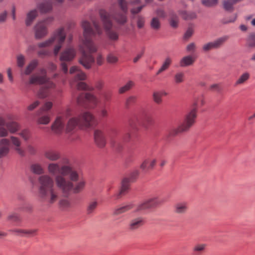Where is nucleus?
I'll use <instances>...</instances> for the list:
<instances>
[{
	"label": "nucleus",
	"mask_w": 255,
	"mask_h": 255,
	"mask_svg": "<svg viewBox=\"0 0 255 255\" xmlns=\"http://www.w3.org/2000/svg\"><path fill=\"white\" fill-rule=\"evenodd\" d=\"M94 140L96 144L100 148L104 147L106 144L105 134L103 131L96 129L94 131Z\"/></svg>",
	"instance_id": "21"
},
{
	"label": "nucleus",
	"mask_w": 255,
	"mask_h": 255,
	"mask_svg": "<svg viewBox=\"0 0 255 255\" xmlns=\"http://www.w3.org/2000/svg\"><path fill=\"white\" fill-rule=\"evenodd\" d=\"M178 17L177 15L174 13L170 14V24L172 27L176 28L178 26Z\"/></svg>",
	"instance_id": "41"
},
{
	"label": "nucleus",
	"mask_w": 255,
	"mask_h": 255,
	"mask_svg": "<svg viewBox=\"0 0 255 255\" xmlns=\"http://www.w3.org/2000/svg\"><path fill=\"white\" fill-rule=\"evenodd\" d=\"M107 61L111 64H115L118 61V57L114 54L110 53L107 56Z\"/></svg>",
	"instance_id": "51"
},
{
	"label": "nucleus",
	"mask_w": 255,
	"mask_h": 255,
	"mask_svg": "<svg viewBox=\"0 0 255 255\" xmlns=\"http://www.w3.org/2000/svg\"><path fill=\"white\" fill-rule=\"evenodd\" d=\"M39 104H40L39 101H36L34 102L33 103H31V104H30L27 107V109L29 111H32L34 109H35L36 107H37L39 106Z\"/></svg>",
	"instance_id": "62"
},
{
	"label": "nucleus",
	"mask_w": 255,
	"mask_h": 255,
	"mask_svg": "<svg viewBox=\"0 0 255 255\" xmlns=\"http://www.w3.org/2000/svg\"><path fill=\"white\" fill-rule=\"evenodd\" d=\"M72 109L70 108H67L62 113V116L69 117L72 115Z\"/></svg>",
	"instance_id": "64"
},
{
	"label": "nucleus",
	"mask_w": 255,
	"mask_h": 255,
	"mask_svg": "<svg viewBox=\"0 0 255 255\" xmlns=\"http://www.w3.org/2000/svg\"><path fill=\"white\" fill-rule=\"evenodd\" d=\"M53 104L51 102H47L43 106L42 108L38 111L37 115L40 116L42 112L49 111L52 107Z\"/></svg>",
	"instance_id": "42"
},
{
	"label": "nucleus",
	"mask_w": 255,
	"mask_h": 255,
	"mask_svg": "<svg viewBox=\"0 0 255 255\" xmlns=\"http://www.w3.org/2000/svg\"><path fill=\"white\" fill-rule=\"evenodd\" d=\"M150 26L151 28L155 30H158L160 27V22L157 17H153L151 21Z\"/></svg>",
	"instance_id": "44"
},
{
	"label": "nucleus",
	"mask_w": 255,
	"mask_h": 255,
	"mask_svg": "<svg viewBox=\"0 0 255 255\" xmlns=\"http://www.w3.org/2000/svg\"><path fill=\"white\" fill-rule=\"evenodd\" d=\"M52 16L47 17L43 19L38 21L33 28L34 38L37 40L43 39L48 33V26L53 21Z\"/></svg>",
	"instance_id": "9"
},
{
	"label": "nucleus",
	"mask_w": 255,
	"mask_h": 255,
	"mask_svg": "<svg viewBox=\"0 0 255 255\" xmlns=\"http://www.w3.org/2000/svg\"><path fill=\"white\" fill-rule=\"evenodd\" d=\"M37 54L40 57L49 56L51 54V50L47 49H43L38 51Z\"/></svg>",
	"instance_id": "53"
},
{
	"label": "nucleus",
	"mask_w": 255,
	"mask_h": 255,
	"mask_svg": "<svg viewBox=\"0 0 255 255\" xmlns=\"http://www.w3.org/2000/svg\"><path fill=\"white\" fill-rule=\"evenodd\" d=\"M20 127L18 123L14 121L6 122L3 117L0 116V137L7 136L9 133H17Z\"/></svg>",
	"instance_id": "11"
},
{
	"label": "nucleus",
	"mask_w": 255,
	"mask_h": 255,
	"mask_svg": "<svg viewBox=\"0 0 255 255\" xmlns=\"http://www.w3.org/2000/svg\"><path fill=\"white\" fill-rule=\"evenodd\" d=\"M40 75L39 74H33L29 78V84H44V86L38 92V97L40 98H44L48 96V90L55 87V84L49 81L46 76V71L45 69L41 70Z\"/></svg>",
	"instance_id": "8"
},
{
	"label": "nucleus",
	"mask_w": 255,
	"mask_h": 255,
	"mask_svg": "<svg viewBox=\"0 0 255 255\" xmlns=\"http://www.w3.org/2000/svg\"><path fill=\"white\" fill-rule=\"evenodd\" d=\"M144 224V220L143 217H138L130 220L129 223V229L134 231L142 227Z\"/></svg>",
	"instance_id": "25"
},
{
	"label": "nucleus",
	"mask_w": 255,
	"mask_h": 255,
	"mask_svg": "<svg viewBox=\"0 0 255 255\" xmlns=\"http://www.w3.org/2000/svg\"><path fill=\"white\" fill-rule=\"evenodd\" d=\"M83 29V39L81 47V56L79 59V63L86 69H90L94 64L95 59L92 53L96 52L98 47L93 42L92 38L96 34L100 35L102 30L98 22L92 21V24L88 21L82 22Z\"/></svg>",
	"instance_id": "1"
},
{
	"label": "nucleus",
	"mask_w": 255,
	"mask_h": 255,
	"mask_svg": "<svg viewBox=\"0 0 255 255\" xmlns=\"http://www.w3.org/2000/svg\"><path fill=\"white\" fill-rule=\"evenodd\" d=\"M37 7L41 13H45L52 10V5L49 1H45L39 4Z\"/></svg>",
	"instance_id": "31"
},
{
	"label": "nucleus",
	"mask_w": 255,
	"mask_h": 255,
	"mask_svg": "<svg viewBox=\"0 0 255 255\" xmlns=\"http://www.w3.org/2000/svg\"><path fill=\"white\" fill-rule=\"evenodd\" d=\"M174 81L176 84H179L184 81V74L183 72L176 73L174 77Z\"/></svg>",
	"instance_id": "46"
},
{
	"label": "nucleus",
	"mask_w": 255,
	"mask_h": 255,
	"mask_svg": "<svg viewBox=\"0 0 255 255\" xmlns=\"http://www.w3.org/2000/svg\"><path fill=\"white\" fill-rule=\"evenodd\" d=\"M144 18L143 17L139 16L137 18V25L138 28H141L144 26Z\"/></svg>",
	"instance_id": "59"
},
{
	"label": "nucleus",
	"mask_w": 255,
	"mask_h": 255,
	"mask_svg": "<svg viewBox=\"0 0 255 255\" xmlns=\"http://www.w3.org/2000/svg\"><path fill=\"white\" fill-rule=\"evenodd\" d=\"M130 186V179L128 178H125L123 179L122 182L121 188L119 193L117 195V198H119L121 195L125 194L128 192Z\"/></svg>",
	"instance_id": "26"
},
{
	"label": "nucleus",
	"mask_w": 255,
	"mask_h": 255,
	"mask_svg": "<svg viewBox=\"0 0 255 255\" xmlns=\"http://www.w3.org/2000/svg\"><path fill=\"white\" fill-rule=\"evenodd\" d=\"M136 97L134 96H129L126 100V106L128 107L131 104L134 103L136 101Z\"/></svg>",
	"instance_id": "55"
},
{
	"label": "nucleus",
	"mask_w": 255,
	"mask_h": 255,
	"mask_svg": "<svg viewBox=\"0 0 255 255\" xmlns=\"http://www.w3.org/2000/svg\"><path fill=\"white\" fill-rule=\"evenodd\" d=\"M66 36L64 28L63 27H59L53 32L48 39L39 42L37 44V47L39 48H42L53 46V54L55 56H56L65 42Z\"/></svg>",
	"instance_id": "5"
},
{
	"label": "nucleus",
	"mask_w": 255,
	"mask_h": 255,
	"mask_svg": "<svg viewBox=\"0 0 255 255\" xmlns=\"http://www.w3.org/2000/svg\"><path fill=\"white\" fill-rule=\"evenodd\" d=\"M188 210V204L185 201L176 203L174 206V212L177 214H185Z\"/></svg>",
	"instance_id": "24"
},
{
	"label": "nucleus",
	"mask_w": 255,
	"mask_h": 255,
	"mask_svg": "<svg viewBox=\"0 0 255 255\" xmlns=\"http://www.w3.org/2000/svg\"><path fill=\"white\" fill-rule=\"evenodd\" d=\"M97 64L98 66H101L103 64L104 62V58L103 57L101 53H98L96 59Z\"/></svg>",
	"instance_id": "61"
},
{
	"label": "nucleus",
	"mask_w": 255,
	"mask_h": 255,
	"mask_svg": "<svg viewBox=\"0 0 255 255\" xmlns=\"http://www.w3.org/2000/svg\"><path fill=\"white\" fill-rule=\"evenodd\" d=\"M202 3L206 6L211 7L217 4L218 0H202Z\"/></svg>",
	"instance_id": "52"
},
{
	"label": "nucleus",
	"mask_w": 255,
	"mask_h": 255,
	"mask_svg": "<svg viewBox=\"0 0 255 255\" xmlns=\"http://www.w3.org/2000/svg\"><path fill=\"white\" fill-rule=\"evenodd\" d=\"M76 54L75 49L72 47H68L66 48L60 55V60L61 62V68L64 73L68 72V66L66 62H70L72 61Z\"/></svg>",
	"instance_id": "13"
},
{
	"label": "nucleus",
	"mask_w": 255,
	"mask_h": 255,
	"mask_svg": "<svg viewBox=\"0 0 255 255\" xmlns=\"http://www.w3.org/2000/svg\"><path fill=\"white\" fill-rule=\"evenodd\" d=\"M44 156L47 159L52 161H57L60 158L59 152L53 148L45 150Z\"/></svg>",
	"instance_id": "22"
},
{
	"label": "nucleus",
	"mask_w": 255,
	"mask_h": 255,
	"mask_svg": "<svg viewBox=\"0 0 255 255\" xmlns=\"http://www.w3.org/2000/svg\"><path fill=\"white\" fill-rule=\"evenodd\" d=\"M195 61V58L192 55H187L183 57L180 61L179 64L182 67L192 65Z\"/></svg>",
	"instance_id": "27"
},
{
	"label": "nucleus",
	"mask_w": 255,
	"mask_h": 255,
	"mask_svg": "<svg viewBox=\"0 0 255 255\" xmlns=\"http://www.w3.org/2000/svg\"><path fill=\"white\" fill-rule=\"evenodd\" d=\"M39 197L43 202L53 204L59 198L58 190L55 187L53 178L48 175H42L38 178Z\"/></svg>",
	"instance_id": "2"
},
{
	"label": "nucleus",
	"mask_w": 255,
	"mask_h": 255,
	"mask_svg": "<svg viewBox=\"0 0 255 255\" xmlns=\"http://www.w3.org/2000/svg\"><path fill=\"white\" fill-rule=\"evenodd\" d=\"M17 134L24 141L29 140L32 136L31 132L28 128H23L17 132Z\"/></svg>",
	"instance_id": "28"
},
{
	"label": "nucleus",
	"mask_w": 255,
	"mask_h": 255,
	"mask_svg": "<svg viewBox=\"0 0 255 255\" xmlns=\"http://www.w3.org/2000/svg\"><path fill=\"white\" fill-rule=\"evenodd\" d=\"M172 63V59L171 58L168 57L165 58L163 61L161 67L156 72V75H159L163 72L167 70L170 67Z\"/></svg>",
	"instance_id": "32"
},
{
	"label": "nucleus",
	"mask_w": 255,
	"mask_h": 255,
	"mask_svg": "<svg viewBox=\"0 0 255 255\" xmlns=\"http://www.w3.org/2000/svg\"><path fill=\"white\" fill-rule=\"evenodd\" d=\"M50 122V117L48 115H42L38 119V123L39 124L47 125Z\"/></svg>",
	"instance_id": "47"
},
{
	"label": "nucleus",
	"mask_w": 255,
	"mask_h": 255,
	"mask_svg": "<svg viewBox=\"0 0 255 255\" xmlns=\"http://www.w3.org/2000/svg\"><path fill=\"white\" fill-rule=\"evenodd\" d=\"M119 4L123 11V12H117L114 14L108 13L118 23L124 24L127 21V13L128 11V3L125 0H119Z\"/></svg>",
	"instance_id": "14"
},
{
	"label": "nucleus",
	"mask_w": 255,
	"mask_h": 255,
	"mask_svg": "<svg viewBox=\"0 0 255 255\" xmlns=\"http://www.w3.org/2000/svg\"><path fill=\"white\" fill-rule=\"evenodd\" d=\"M98 115L100 119H105L108 117L109 113L105 107H102L98 112Z\"/></svg>",
	"instance_id": "48"
},
{
	"label": "nucleus",
	"mask_w": 255,
	"mask_h": 255,
	"mask_svg": "<svg viewBox=\"0 0 255 255\" xmlns=\"http://www.w3.org/2000/svg\"><path fill=\"white\" fill-rule=\"evenodd\" d=\"M100 15L108 38L112 41H117L119 39V34L117 32L112 29L113 23L111 20L110 15L106 10H101Z\"/></svg>",
	"instance_id": "10"
},
{
	"label": "nucleus",
	"mask_w": 255,
	"mask_h": 255,
	"mask_svg": "<svg viewBox=\"0 0 255 255\" xmlns=\"http://www.w3.org/2000/svg\"><path fill=\"white\" fill-rule=\"evenodd\" d=\"M122 207L124 210L125 212H127L131 209H133L134 207V205L133 203H128L127 204H123Z\"/></svg>",
	"instance_id": "56"
},
{
	"label": "nucleus",
	"mask_w": 255,
	"mask_h": 255,
	"mask_svg": "<svg viewBox=\"0 0 255 255\" xmlns=\"http://www.w3.org/2000/svg\"><path fill=\"white\" fill-rule=\"evenodd\" d=\"M13 232H15L18 235L26 237H31L34 236L36 234V230L17 229L13 230Z\"/></svg>",
	"instance_id": "30"
},
{
	"label": "nucleus",
	"mask_w": 255,
	"mask_h": 255,
	"mask_svg": "<svg viewBox=\"0 0 255 255\" xmlns=\"http://www.w3.org/2000/svg\"><path fill=\"white\" fill-rule=\"evenodd\" d=\"M77 89L79 90H85L92 91L93 90V88L88 86L85 82H79L76 84V85Z\"/></svg>",
	"instance_id": "38"
},
{
	"label": "nucleus",
	"mask_w": 255,
	"mask_h": 255,
	"mask_svg": "<svg viewBox=\"0 0 255 255\" xmlns=\"http://www.w3.org/2000/svg\"><path fill=\"white\" fill-rule=\"evenodd\" d=\"M98 206V202L96 200H93L89 202L87 208V212L88 214L92 213L96 209Z\"/></svg>",
	"instance_id": "39"
},
{
	"label": "nucleus",
	"mask_w": 255,
	"mask_h": 255,
	"mask_svg": "<svg viewBox=\"0 0 255 255\" xmlns=\"http://www.w3.org/2000/svg\"><path fill=\"white\" fill-rule=\"evenodd\" d=\"M134 82L131 81H128L125 85L121 87L119 89V93L123 94L129 90L134 85Z\"/></svg>",
	"instance_id": "40"
},
{
	"label": "nucleus",
	"mask_w": 255,
	"mask_h": 255,
	"mask_svg": "<svg viewBox=\"0 0 255 255\" xmlns=\"http://www.w3.org/2000/svg\"><path fill=\"white\" fill-rule=\"evenodd\" d=\"M179 14L185 20L193 19L196 17V13L192 11L181 10L179 11Z\"/></svg>",
	"instance_id": "34"
},
{
	"label": "nucleus",
	"mask_w": 255,
	"mask_h": 255,
	"mask_svg": "<svg viewBox=\"0 0 255 255\" xmlns=\"http://www.w3.org/2000/svg\"><path fill=\"white\" fill-rule=\"evenodd\" d=\"M78 127H80V122L78 117H71L67 121L65 126L66 132L72 133Z\"/></svg>",
	"instance_id": "19"
},
{
	"label": "nucleus",
	"mask_w": 255,
	"mask_h": 255,
	"mask_svg": "<svg viewBox=\"0 0 255 255\" xmlns=\"http://www.w3.org/2000/svg\"><path fill=\"white\" fill-rule=\"evenodd\" d=\"M76 173L77 178L75 180H72L70 178L62 176H58L56 177V186L63 194L68 195L71 191L74 193H79L84 189L85 181L84 180H79L80 176L76 170Z\"/></svg>",
	"instance_id": "3"
},
{
	"label": "nucleus",
	"mask_w": 255,
	"mask_h": 255,
	"mask_svg": "<svg viewBox=\"0 0 255 255\" xmlns=\"http://www.w3.org/2000/svg\"><path fill=\"white\" fill-rule=\"evenodd\" d=\"M206 247V245L205 244H198L195 245L192 249L194 255H201L205 250Z\"/></svg>",
	"instance_id": "35"
},
{
	"label": "nucleus",
	"mask_w": 255,
	"mask_h": 255,
	"mask_svg": "<svg viewBox=\"0 0 255 255\" xmlns=\"http://www.w3.org/2000/svg\"><path fill=\"white\" fill-rule=\"evenodd\" d=\"M78 117L80 122V128H90L96 124L95 116L90 112H83Z\"/></svg>",
	"instance_id": "16"
},
{
	"label": "nucleus",
	"mask_w": 255,
	"mask_h": 255,
	"mask_svg": "<svg viewBox=\"0 0 255 255\" xmlns=\"http://www.w3.org/2000/svg\"><path fill=\"white\" fill-rule=\"evenodd\" d=\"M199 103L201 106H203L205 104L202 96H196L194 98L192 109L185 115L184 120L178 127L173 129V134L187 131L193 126L197 117V106Z\"/></svg>",
	"instance_id": "4"
},
{
	"label": "nucleus",
	"mask_w": 255,
	"mask_h": 255,
	"mask_svg": "<svg viewBox=\"0 0 255 255\" xmlns=\"http://www.w3.org/2000/svg\"><path fill=\"white\" fill-rule=\"evenodd\" d=\"M69 73L74 74L73 79L71 81V86H74L79 81H83L86 79V75L78 66H74L70 68Z\"/></svg>",
	"instance_id": "18"
},
{
	"label": "nucleus",
	"mask_w": 255,
	"mask_h": 255,
	"mask_svg": "<svg viewBox=\"0 0 255 255\" xmlns=\"http://www.w3.org/2000/svg\"><path fill=\"white\" fill-rule=\"evenodd\" d=\"M26 150L27 152L30 155H35L37 150L35 145L32 143H28L26 145Z\"/></svg>",
	"instance_id": "45"
},
{
	"label": "nucleus",
	"mask_w": 255,
	"mask_h": 255,
	"mask_svg": "<svg viewBox=\"0 0 255 255\" xmlns=\"http://www.w3.org/2000/svg\"><path fill=\"white\" fill-rule=\"evenodd\" d=\"M7 219L9 221L17 222L19 221L20 217L17 214L15 213H12L8 215L7 217Z\"/></svg>",
	"instance_id": "54"
},
{
	"label": "nucleus",
	"mask_w": 255,
	"mask_h": 255,
	"mask_svg": "<svg viewBox=\"0 0 255 255\" xmlns=\"http://www.w3.org/2000/svg\"><path fill=\"white\" fill-rule=\"evenodd\" d=\"M124 213L125 212L122 205L115 208L114 211V214L115 215H118Z\"/></svg>",
	"instance_id": "63"
},
{
	"label": "nucleus",
	"mask_w": 255,
	"mask_h": 255,
	"mask_svg": "<svg viewBox=\"0 0 255 255\" xmlns=\"http://www.w3.org/2000/svg\"><path fill=\"white\" fill-rule=\"evenodd\" d=\"M10 144L19 155L22 157L25 155V151L21 147V139L18 136L11 135L9 139L2 138L0 140V158L8 154L10 150Z\"/></svg>",
	"instance_id": "7"
},
{
	"label": "nucleus",
	"mask_w": 255,
	"mask_h": 255,
	"mask_svg": "<svg viewBox=\"0 0 255 255\" xmlns=\"http://www.w3.org/2000/svg\"><path fill=\"white\" fill-rule=\"evenodd\" d=\"M60 206L61 208L66 210L71 207V203L67 199H62L60 201Z\"/></svg>",
	"instance_id": "49"
},
{
	"label": "nucleus",
	"mask_w": 255,
	"mask_h": 255,
	"mask_svg": "<svg viewBox=\"0 0 255 255\" xmlns=\"http://www.w3.org/2000/svg\"><path fill=\"white\" fill-rule=\"evenodd\" d=\"M195 49L196 45L193 42L189 44L186 47V50L188 52L193 53L195 51Z\"/></svg>",
	"instance_id": "60"
},
{
	"label": "nucleus",
	"mask_w": 255,
	"mask_h": 255,
	"mask_svg": "<svg viewBox=\"0 0 255 255\" xmlns=\"http://www.w3.org/2000/svg\"><path fill=\"white\" fill-rule=\"evenodd\" d=\"M31 170L36 174H42L44 173V170L42 166L38 163H35L31 166Z\"/></svg>",
	"instance_id": "36"
},
{
	"label": "nucleus",
	"mask_w": 255,
	"mask_h": 255,
	"mask_svg": "<svg viewBox=\"0 0 255 255\" xmlns=\"http://www.w3.org/2000/svg\"><path fill=\"white\" fill-rule=\"evenodd\" d=\"M229 39L227 35L220 37L214 41L208 42L203 45L202 49L204 52H207L214 49H218Z\"/></svg>",
	"instance_id": "17"
},
{
	"label": "nucleus",
	"mask_w": 255,
	"mask_h": 255,
	"mask_svg": "<svg viewBox=\"0 0 255 255\" xmlns=\"http://www.w3.org/2000/svg\"><path fill=\"white\" fill-rule=\"evenodd\" d=\"M38 64V61L36 59H33L31 61L24 71V74L26 75H29L37 67Z\"/></svg>",
	"instance_id": "33"
},
{
	"label": "nucleus",
	"mask_w": 255,
	"mask_h": 255,
	"mask_svg": "<svg viewBox=\"0 0 255 255\" xmlns=\"http://www.w3.org/2000/svg\"><path fill=\"white\" fill-rule=\"evenodd\" d=\"M250 74L248 72L243 73L236 80L235 83V86H238L245 84L250 79Z\"/></svg>",
	"instance_id": "29"
},
{
	"label": "nucleus",
	"mask_w": 255,
	"mask_h": 255,
	"mask_svg": "<svg viewBox=\"0 0 255 255\" xmlns=\"http://www.w3.org/2000/svg\"><path fill=\"white\" fill-rule=\"evenodd\" d=\"M153 98L156 103L160 104L162 102V93L160 92H154L153 94Z\"/></svg>",
	"instance_id": "50"
},
{
	"label": "nucleus",
	"mask_w": 255,
	"mask_h": 255,
	"mask_svg": "<svg viewBox=\"0 0 255 255\" xmlns=\"http://www.w3.org/2000/svg\"><path fill=\"white\" fill-rule=\"evenodd\" d=\"M38 15V11L37 9H32L28 11L26 14L25 24L26 26L31 25L35 19Z\"/></svg>",
	"instance_id": "23"
},
{
	"label": "nucleus",
	"mask_w": 255,
	"mask_h": 255,
	"mask_svg": "<svg viewBox=\"0 0 255 255\" xmlns=\"http://www.w3.org/2000/svg\"><path fill=\"white\" fill-rule=\"evenodd\" d=\"M247 46L250 48H255V33H251L248 36Z\"/></svg>",
	"instance_id": "37"
},
{
	"label": "nucleus",
	"mask_w": 255,
	"mask_h": 255,
	"mask_svg": "<svg viewBox=\"0 0 255 255\" xmlns=\"http://www.w3.org/2000/svg\"><path fill=\"white\" fill-rule=\"evenodd\" d=\"M7 17V12L6 10L3 11L0 13V23H4L6 21Z\"/></svg>",
	"instance_id": "58"
},
{
	"label": "nucleus",
	"mask_w": 255,
	"mask_h": 255,
	"mask_svg": "<svg viewBox=\"0 0 255 255\" xmlns=\"http://www.w3.org/2000/svg\"><path fill=\"white\" fill-rule=\"evenodd\" d=\"M47 170L51 175L55 176V179L58 176L68 177L72 180H75L77 178L75 169L68 164H63L60 162L49 163Z\"/></svg>",
	"instance_id": "6"
},
{
	"label": "nucleus",
	"mask_w": 255,
	"mask_h": 255,
	"mask_svg": "<svg viewBox=\"0 0 255 255\" xmlns=\"http://www.w3.org/2000/svg\"><path fill=\"white\" fill-rule=\"evenodd\" d=\"M25 63V57L22 54H18L16 56V64L19 68H22Z\"/></svg>",
	"instance_id": "43"
},
{
	"label": "nucleus",
	"mask_w": 255,
	"mask_h": 255,
	"mask_svg": "<svg viewBox=\"0 0 255 255\" xmlns=\"http://www.w3.org/2000/svg\"><path fill=\"white\" fill-rule=\"evenodd\" d=\"M64 121L62 116L57 117L51 126L52 130L56 134H60L64 128Z\"/></svg>",
	"instance_id": "20"
},
{
	"label": "nucleus",
	"mask_w": 255,
	"mask_h": 255,
	"mask_svg": "<svg viewBox=\"0 0 255 255\" xmlns=\"http://www.w3.org/2000/svg\"><path fill=\"white\" fill-rule=\"evenodd\" d=\"M77 103L79 106L85 108L93 109L98 105L99 101L94 95L82 93L78 97Z\"/></svg>",
	"instance_id": "12"
},
{
	"label": "nucleus",
	"mask_w": 255,
	"mask_h": 255,
	"mask_svg": "<svg viewBox=\"0 0 255 255\" xmlns=\"http://www.w3.org/2000/svg\"><path fill=\"white\" fill-rule=\"evenodd\" d=\"M102 96L103 98L104 101L106 103L111 100L112 94L110 92H104L102 93Z\"/></svg>",
	"instance_id": "57"
},
{
	"label": "nucleus",
	"mask_w": 255,
	"mask_h": 255,
	"mask_svg": "<svg viewBox=\"0 0 255 255\" xmlns=\"http://www.w3.org/2000/svg\"><path fill=\"white\" fill-rule=\"evenodd\" d=\"M162 201L158 197L147 199L139 203L136 207L134 212H140L162 204Z\"/></svg>",
	"instance_id": "15"
}]
</instances>
